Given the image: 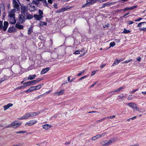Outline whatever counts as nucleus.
<instances>
[{
  "label": "nucleus",
  "instance_id": "nucleus-1",
  "mask_svg": "<svg viewBox=\"0 0 146 146\" xmlns=\"http://www.w3.org/2000/svg\"><path fill=\"white\" fill-rule=\"evenodd\" d=\"M20 4L19 0H13L12 5L13 8V9L19 12L20 11Z\"/></svg>",
  "mask_w": 146,
  "mask_h": 146
},
{
  "label": "nucleus",
  "instance_id": "nucleus-2",
  "mask_svg": "<svg viewBox=\"0 0 146 146\" xmlns=\"http://www.w3.org/2000/svg\"><path fill=\"white\" fill-rule=\"evenodd\" d=\"M8 26V22L5 21L4 22L3 26V22L1 21H0V29H3V30L5 31L7 29Z\"/></svg>",
  "mask_w": 146,
  "mask_h": 146
},
{
  "label": "nucleus",
  "instance_id": "nucleus-3",
  "mask_svg": "<svg viewBox=\"0 0 146 146\" xmlns=\"http://www.w3.org/2000/svg\"><path fill=\"white\" fill-rule=\"evenodd\" d=\"M128 105L132 108L133 109L136 110L139 112H141V109L139 108L137 106V104L133 103H130L127 104Z\"/></svg>",
  "mask_w": 146,
  "mask_h": 146
},
{
  "label": "nucleus",
  "instance_id": "nucleus-4",
  "mask_svg": "<svg viewBox=\"0 0 146 146\" xmlns=\"http://www.w3.org/2000/svg\"><path fill=\"white\" fill-rule=\"evenodd\" d=\"M114 141V140L113 139H111L108 141H104L102 142V145L103 146H108L110 145Z\"/></svg>",
  "mask_w": 146,
  "mask_h": 146
},
{
  "label": "nucleus",
  "instance_id": "nucleus-5",
  "mask_svg": "<svg viewBox=\"0 0 146 146\" xmlns=\"http://www.w3.org/2000/svg\"><path fill=\"white\" fill-rule=\"evenodd\" d=\"M28 9L31 12L34 11L36 9V7L32 3H29L27 5Z\"/></svg>",
  "mask_w": 146,
  "mask_h": 146
},
{
  "label": "nucleus",
  "instance_id": "nucleus-6",
  "mask_svg": "<svg viewBox=\"0 0 146 146\" xmlns=\"http://www.w3.org/2000/svg\"><path fill=\"white\" fill-rule=\"evenodd\" d=\"M25 15L20 14L19 15V21L20 23H22L24 22L25 20Z\"/></svg>",
  "mask_w": 146,
  "mask_h": 146
},
{
  "label": "nucleus",
  "instance_id": "nucleus-7",
  "mask_svg": "<svg viewBox=\"0 0 146 146\" xmlns=\"http://www.w3.org/2000/svg\"><path fill=\"white\" fill-rule=\"evenodd\" d=\"M37 122V121L35 120H31L29 121L28 122H27L25 124V126L26 127L28 126H31L33 125L36 123Z\"/></svg>",
  "mask_w": 146,
  "mask_h": 146
},
{
  "label": "nucleus",
  "instance_id": "nucleus-8",
  "mask_svg": "<svg viewBox=\"0 0 146 146\" xmlns=\"http://www.w3.org/2000/svg\"><path fill=\"white\" fill-rule=\"evenodd\" d=\"M9 21L11 24H15L16 22V20L15 19V16L8 17Z\"/></svg>",
  "mask_w": 146,
  "mask_h": 146
},
{
  "label": "nucleus",
  "instance_id": "nucleus-9",
  "mask_svg": "<svg viewBox=\"0 0 146 146\" xmlns=\"http://www.w3.org/2000/svg\"><path fill=\"white\" fill-rule=\"evenodd\" d=\"M96 2L95 1H89L88 0L87 1L86 3L84 5L82 6V7H86L89 6H90V5L92 4H93L94 3Z\"/></svg>",
  "mask_w": 146,
  "mask_h": 146
},
{
  "label": "nucleus",
  "instance_id": "nucleus-10",
  "mask_svg": "<svg viewBox=\"0 0 146 146\" xmlns=\"http://www.w3.org/2000/svg\"><path fill=\"white\" fill-rule=\"evenodd\" d=\"M41 80V79H39V80H35L31 81H29L27 82V83L28 84L26 86H30L31 85H34L36 83L39 82Z\"/></svg>",
  "mask_w": 146,
  "mask_h": 146
},
{
  "label": "nucleus",
  "instance_id": "nucleus-11",
  "mask_svg": "<svg viewBox=\"0 0 146 146\" xmlns=\"http://www.w3.org/2000/svg\"><path fill=\"white\" fill-rule=\"evenodd\" d=\"M12 127L13 128H14L19 126L21 124V123L20 122H18L17 121H15L12 123Z\"/></svg>",
  "mask_w": 146,
  "mask_h": 146
},
{
  "label": "nucleus",
  "instance_id": "nucleus-12",
  "mask_svg": "<svg viewBox=\"0 0 146 146\" xmlns=\"http://www.w3.org/2000/svg\"><path fill=\"white\" fill-rule=\"evenodd\" d=\"M16 11L14 10H10L8 12V17L15 16V13Z\"/></svg>",
  "mask_w": 146,
  "mask_h": 146
},
{
  "label": "nucleus",
  "instance_id": "nucleus-13",
  "mask_svg": "<svg viewBox=\"0 0 146 146\" xmlns=\"http://www.w3.org/2000/svg\"><path fill=\"white\" fill-rule=\"evenodd\" d=\"M30 117V114L29 113H27L25 114L24 115L21 117L20 118H19V119H26Z\"/></svg>",
  "mask_w": 146,
  "mask_h": 146
},
{
  "label": "nucleus",
  "instance_id": "nucleus-14",
  "mask_svg": "<svg viewBox=\"0 0 146 146\" xmlns=\"http://www.w3.org/2000/svg\"><path fill=\"white\" fill-rule=\"evenodd\" d=\"M51 127V125L48 124L43 125H42V128L45 130H48Z\"/></svg>",
  "mask_w": 146,
  "mask_h": 146
},
{
  "label": "nucleus",
  "instance_id": "nucleus-15",
  "mask_svg": "<svg viewBox=\"0 0 146 146\" xmlns=\"http://www.w3.org/2000/svg\"><path fill=\"white\" fill-rule=\"evenodd\" d=\"M36 90V89L35 88V86H33L30 87L29 89L27 90L26 92H29L32 91Z\"/></svg>",
  "mask_w": 146,
  "mask_h": 146
},
{
  "label": "nucleus",
  "instance_id": "nucleus-16",
  "mask_svg": "<svg viewBox=\"0 0 146 146\" xmlns=\"http://www.w3.org/2000/svg\"><path fill=\"white\" fill-rule=\"evenodd\" d=\"M64 93V90H62L60 91L54 93V95L56 96L62 95Z\"/></svg>",
  "mask_w": 146,
  "mask_h": 146
},
{
  "label": "nucleus",
  "instance_id": "nucleus-17",
  "mask_svg": "<svg viewBox=\"0 0 146 146\" xmlns=\"http://www.w3.org/2000/svg\"><path fill=\"white\" fill-rule=\"evenodd\" d=\"M13 105L12 104L9 103L6 105L4 106L3 108H4V110H6L8 109L9 107H12Z\"/></svg>",
  "mask_w": 146,
  "mask_h": 146
},
{
  "label": "nucleus",
  "instance_id": "nucleus-18",
  "mask_svg": "<svg viewBox=\"0 0 146 146\" xmlns=\"http://www.w3.org/2000/svg\"><path fill=\"white\" fill-rule=\"evenodd\" d=\"M34 17L35 19L38 21L40 20L42 18V16L38 15L35 14L34 15Z\"/></svg>",
  "mask_w": 146,
  "mask_h": 146
},
{
  "label": "nucleus",
  "instance_id": "nucleus-19",
  "mask_svg": "<svg viewBox=\"0 0 146 146\" xmlns=\"http://www.w3.org/2000/svg\"><path fill=\"white\" fill-rule=\"evenodd\" d=\"M27 11L26 7L25 6H23L21 7V12L22 14L24 15L25 13Z\"/></svg>",
  "mask_w": 146,
  "mask_h": 146
},
{
  "label": "nucleus",
  "instance_id": "nucleus-20",
  "mask_svg": "<svg viewBox=\"0 0 146 146\" xmlns=\"http://www.w3.org/2000/svg\"><path fill=\"white\" fill-rule=\"evenodd\" d=\"M40 23L38 25V26L39 27H43L44 25H47V23L46 22L40 21Z\"/></svg>",
  "mask_w": 146,
  "mask_h": 146
},
{
  "label": "nucleus",
  "instance_id": "nucleus-21",
  "mask_svg": "<svg viewBox=\"0 0 146 146\" xmlns=\"http://www.w3.org/2000/svg\"><path fill=\"white\" fill-rule=\"evenodd\" d=\"M50 68H46L45 69H43L41 72L40 74H43L46 73L49 70Z\"/></svg>",
  "mask_w": 146,
  "mask_h": 146
},
{
  "label": "nucleus",
  "instance_id": "nucleus-22",
  "mask_svg": "<svg viewBox=\"0 0 146 146\" xmlns=\"http://www.w3.org/2000/svg\"><path fill=\"white\" fill-rule=\"evenodd\" d=\"M29 113L30 116L31 117H33L36 116V115L40 113V112H31Z\"/></svg>",
  "mask_w": 146,
  "mask_h": 146
},
{
  "label": "nucleus",
  "instance_id": "nucleus-23",
  "mask_svg": "<svg viewBox=\"0 0 146 146\" xmlns=\"http://www.w3.org/2000/svg\"><path fill=\"white\" fill-rule=\"evenodd\" d=\"M15 26L17 28L19 29H23V25H21L18 23H17L15 25Z\"/></svg>",
  "mask_w": 146,
  "mask_h": 146
},
{
  "label": "nucleus",
  "instance_id": "nucleus-24",
  "mask_svg": "<svg viewBox=\"0 0 146 146\" xmlns=\"http://www.w3.org/2000/svg\"><path fill=\"white\" fill-rule=\"evenodd\" d=\"M36 77V75L34 74L33 75H30L28 77V80H32L33 79Z\"/></svg>",
  "mask_w": 146,
  "mask_h": 146
},
{
  "label": "nucleus",
  "instance_id": "nucleus-25",
  "mask_svg": "<svg viewBox=\"0 0 146 146\" xmlns=\"http://www.w3.org/2000/svg\"><path fill=\"white\" fill-rule=\"evenodd\" d=\"M123 88L122 87H121L118 88L117 90H114L111 92V93H114L115 92H118L120 91Z\"/></svg>",
  "mask_w": 146,
  "mask_h": 146
},
{
  "label": "nucleus",
  "instance_id": "nucleus-26",
  "mask_svg": "<svg viewBox=\"0 0 146 146\" xmlns=\"http://www.w3.org/2000/svg\"><path fill=\"white\" fill-rule=\"evenodd\" d=\"M116 2H107L104 4V5L105 6H107L108 5H113Z\"/></svg>",
  "mask_w": 146,
  "mask_h": 146
},
{
  "label": "nucleus",
  "instance_id": "nucleus-27",
  "mask_svg": "<svg viewBox=\"0 0 146 146\" xmlns=\"http://www.w3.org/2000/svg\"><path fill=\"white\" fill-rule=\"evenodd\" d=\"M33 27L32 26H31L29 28V30L28 31V35H30L31 32L33 31Z\"/></svg>",
  "mask_w": 146,
  "mask_h": 146
},
{
  "label": "nucleus",
  "instance_id": "nucleus-28",
  "mask_svg": "<svg viewBox=\"0 0 146 146\" xmlns=\"http://www.w3.org/2000/svg\"><path fill=\"white\" fill-rule=\"evenodd\" d=\"M121 61V60H118L116 59L115 60L114 62L112 64V66H115L116 64L119 63Z\"/></svg>",
  "mask_w": 146,
  "mask_h": 146
},
{
  "label": "nucleus",
  "instance_id": "nucleus-29",
  "mask_svg": "<svg viewBox=\"0 0 146 146\" xmlns=\"http://www.w3.org/2000/svg\"><path fill=\"white\" fill-rule=\"evenodd\" d=\"M106 134V132H104L100 134H98V135L99 138H101L102 137H104Z\"/></svg>",
  "mask_w": 146,
  "mask_h": 146
},
{
  "label": "nucleus",
  "instance_id": "nucleus-30",
  "mask_svg": "<svg viewBox=\"0 0 146 146\" xmlns=\"http://www.w3.org/2000/svg\"><path fill=\"white\" fill-rule=\"evenodd\" d=\"M33 16L31 15L28 14L27 15L26 18L27 19H31L33 18Z\"/></svg>",
  "mask_w": 146,
  "mask_h": 146
},
{
  "label": "nucleus",
  "instance_id": "nucleus-31",
  "mask_svg": "<svg viewBox=\"0 0 146 146\" xmlns=\"http://www.w3.org/2000/svg\"><path fill=\"white\" fill-rule=\"evenodd\" d=\"M99 137L98 135H96L95 136H94L92 138V140L93 141H95L97 139H99Z\"/></svg>",
  "mask_w": 146,
  "mask_h": 146
},
{
  "label": "nucleus",
  "instance_id": "nucleus-32",
  "mask_svg": "<svg viewBox=\"0 0 146 146\" xmlns=\"http://www.w3.org/2000/svg\"><path fill=\"white\" fill-rule=\"evenodd\" d=\"M43 85V84H41L40 85H39L37 86H35V88L36 89V90H39L40 89L41 87Z\"/></svg>",
  "mask_w": 146,
  "mask_h": 146
},
{
  "label": "nucleus",
  "instance_id": "nucleus-33",
  "mask_svg": "<svg viewBox=\"0 0 146 146\" xmlns=\"http://www.w3.org/2000/svg\"><path fill=\"white\" fill-rule=\"evenodd\" d=\"M38 15L42 16V18L43 17V16L42 15L43 14V13L42 11L40 10L39 9L38 11Z\"/></svg>",
  "mask_w": 146,
  "mask_h": 146
},
{
  "label": "nucleus",
  "instance_id": "nucleus-34",
  "mask_svg": "<svg viewBox=\"0 0 146 146\" xmlns=\"http://www.w3.org/2000/svg\"><path fill=\"white\" fill-rule=\"evenodd\" d=\"M115 45V43L114 42H112L110 43V47L108 48H110L111 47H113Z\"/></svg>",
  "mask_w": 146,
  "mask_h": 146
},
{
  "label": "nucleus",
  "instance_id": "nucleus-35",
  "mask_svg": "<svg viewBox=\"0 0 146 146\" xmlns=\"http://www.w3.org/2000/svg\"><path fill=\"white\" fill-rule=\"evenodd\" d=\"M33 4H35V5H38L39 3V2L37 0H34L32 3Z\"/></svg>",
  "mask_w": 146,
  "mask_h": 146
},
{
  "label": "nucleus",
  "instance_id": "nucleus-36",
  "mask_svg": "<svg viewBox=\"0 0 146 146\" xmlns=\"http://www.w3.org/2000/svg\"><path fill=\"white\" fill-rule=\"evenodd\" d=\"M137 7V5H135L132 7H130L128 8L129 10H132L135 8H136Z\"/></svg>",
  "mask_w": 146,
  "mask_h": 146
},
{
  "label": "nucleus",
  "instance_id": "nucleus-37",
  "mask_svg": "<svg viewBox=\"0 0 146 146\" xmlns=\"http://www.w3.org/2000/svg\"><path fill=\"white\" fill-rule=\"evenodd\" d=\"M130 31L129 30H127L126 29H124L123 33H130Z\"/></svg>",
  "mask_w": 146,
  "mask_h": 146
},
{
  "label": "nucleus",
  "instance_id": "nucleus-38",
  "mask_svg": "<svg viewBox=\"0 0 146 146\" xmlns=\"http://www.w3.org/2000/svg\"><path fill=\"white\" fill-rule=\"evenodd\" d=\"M16 133H27V132L25 131H20L16 132Z\"/></svg>",
  "mask_w": 146,
  "mask_h": 146
},
{
  "label": "nucleus",
  "instance_id": "nucleus-39",
  "mask_svg": "<svg viewBox=\"0 0 146 146\" xmlns=\"http://www.w3.org/2000/svg\"><path fill=\"white\" fill-rule=\"evenodd\" d=\"M13 31V29L12 27H10L9 28L8 31L9 33H11Z\"/></svg>",
  "mask_w": 146,
  "mask_h": 146
},
{
  "label": "nucleus",
  "instance_id": "nucleus-40",
  "mask_svg": "<svg viewBox=\"0 0 146 146\" xmlns=\"http://www.w3.org/2000/svg\"><path fill=\"white\" fill-rule=\"evenodd\" d=\"M132 60V59H130L128 61H125L123 62H122V64H124V63H126L128 62H130Z\"/></svg>",
  "mask_w": 146,
  "mask_h": 146
},
{
  "label": "nucleus",
  "instance_id": "nucleus-41",
  "mask_svg": "<svg viewBox=\"0 0 146 146\" xmlns=\"http://www.w3.org/2000/svg\"><path fill=\"white\" fill-rule=\"evenodd\" d=\"M85 72V70H84L83 71L81 72L80 73H79L78 74V76H80L82 75V74H83Z\"/></svg>",
  "mask_w": 146,
  "mask_h": 146
},
{
  "label": "nucleus",
  "instance_id": "nucleus-42",
  "mask_svg": "<svg viewBox=\"0 0 146 146\" xmlns=\"http://www.w3.org/2000/svg\"><path fill=\"white\" fill-rule=\"evenodd\" d=\"M106 119V117L100 120H98L97 121V122H98L100 121H102Z\"/></svg>",
  "mask_w": 146,
  "mask_h": 146
},
{
  "label": "nucleus",
  "instance_id": "nucleus-43",
  "mask_svg": "<svg viewBox=\"0 0 146 146\" xmlns=\"http://www.w3.org/2000/svg\"><path fill=\"white\" fill-rule=\"evenodd\" d=\"M115 117V115H113L112 116H110V117H107V118L110 119H112Z\"/></svg>",
  "mask_w": 146,
  "mask_h": 146
},
{
  "label": "nucleus",
  "instance_id": "nucleus-44",
  "mask_svg": "<svg viewBox=\"0 0 146 146\" xmlns=\"http://www.w3.org/2000/svg\"><path fill=\"white\" fill-rule=\"evenodd\" d=\"M145 23V22H143L140 23H139L138 24V25H137V26L138 27H141V24H142Z\"/></svg>",
  "mask_w": 146,
  "mask_h": 146
},
{
  "label": "nucleus",
  "instance_id": "nucleus-45",
  "mask_svg": "<svg viewBox=\"0 0 146 146\" xmlns=\"http://www.w3.org/2000/svg\"><path fill=\"white\" fill-rule=\"evenodd\" d=\"M133 22L132 21H128L127 22V24L128 25H131L133 24Z\"/></svg>",
  "mask_w": 146,
  "mask_h": 146
},
{
  "label": "nucleus",
  "instance_id": "nucleus-46",
  "mask_svg": "<svg viewBox=\"0 0 146 146\" xmlns=\"http://www.w3.org/2000/svg\"><path fill=\"white\" fill-rule=\"evenodd\" d=\"M80 53V51L79 50H76L74 52V54H78Z\"/></svg>",
  "mask_w": 146,
  "mask_h": 146
},
{
  "label": "nucleus",
  "instance_id": "nucleus-47",
  "mask_svg": "<svg viewBox=\"0 0 146 146\" xmlns=\"http://www.w3.org/2000/svg\"><path fill=\"white\" fill-rule=\"evenodd\" d=\"M96 73V71H94L92 72L91 76H92L94 75Z\"/></svg>",
  "mask_w": 146,
  "mask_h": 146
},
{
  "label": "nucleus",
  "instance_id": "nucleus-48",
  "mask_svg": "<svg viewBox=\"0 0 146 146\" xmlns=\"http://www.w3.org/2000/svg\"><path fill=\"white\" fill-rule=\"evenodd\" d=\"M12 126V123H11V124L9 125L5 126V128H8L9 127H11Z\"/></svg>",
  "mask_w": 146,
  "mask_h": 146
},
{
  "label": "nucleus",
  "instance_id": "nucleus-49",
  "mask_svg": "<svg viewBox=\"0 0 146 146\" xmlns=\"http://www.w3.org/2000/svg\"><path fill=\"white\" fill-rule=\"evenodd\" d=\"M139 144L138 143H136L134 145H131V146H139Z\"/></svg>",
  "mask_w": 146,
  "mask_h": 146
},
{
  "label": "nucleus",
  "instance_id": "nucleus-50",
  "mask_svg": "<svg viewBox=\"0 0 146 146\" xmlns=\"http://www.w3.org/2000/svg\"><path fill=\"white\" fill-rule=\"evenodd\" d=\"M62 12H63L66 10L65 8H62L61 9Z\"/></svg>",
  "mask_w": 146,
  "mask_h": 146
},
{
  "label": "nucleus",
  "instance_id": "nucleus-51",
  "mask_svg": "<svg viewBox=\"0 0 146 146\" xmlns=\"http://www.w3.org/2000/svg\"><path fill=\"white\" fill-rule=\"evenodd\" d=\"M140 30L141 31H146V28H140Z\"/></svg>",
  "mask_w": 146,
  "mask_h": 146
},
{
  "label": "nucleus",
  "instance_id": "nucleus-52",
  "mask_svg": "<svg viewBox=\"0 0 146 146\" xmlns=\"http://www.w3.org/2000/svg\"><path fill=\"white\" fill-rule=\"evenodd\" d=\"M137 60L139 62L141 60V58L140 57H138L137 58Z\"/></svg>",
  "mask_w": 146,
  "mask_h": 146
},
{
  "label": "nucleus",
  "instance_id": "nucleus-53",
  "mask_svg": "<svg viewBox=\"0 0 146 146\" xmlns=\"http://www.w3.org/2000/svg\"><path fill=\"white\" fill-rule=\"evenodd\" d=\"M53 6H54V7H55V8H56V9L57 8V4H56V3H54V4L53 5Z\"/></svg>",
  "mask_w": 146,
  "mask_h": 146
},
{
  "label": "nucleus",
  "instance_id": "nucleus-54",
  "mask_svg": "<svg viewBox=\"0 0 146 146\" xmlns=\"http://www.w3.org/2000/svg\"><path fill=\"white\" fill-rule=\"evenodd\" d=\"M106 0H97V1L100 2H102L106 1Z\"/></svg>",
  "mask_w": 146,
  "mask_h": 146
},
{
  "label": "nucleus",
  "instance_id": "nucleus-55",
  "mask_svg": "<svg viewBox=\"0 0 146 146\" xmlns=\"http://www.w3.org/2000/svg\"><path fill=\"white\" fill-rule=\"evenodd\" d=\"M86 76H85L83 77H82L79 79V80H82V79L85 78L86 77Z\"/></svg>",
  "mask_w": 146,
  "mask_h": 146
},
{
  "label": "nucleus",
  "instance_id": "nucleus-56",
  "mask_svg": "<svg viewBox=\"0 0 146 146\" xmlns=\"http://www.w3.org/2000/svg\"><path fill=\"white\" fill-rule=\"evenodd\" d=\"M61 12H62L60 9L56 11V13H60Z\"/></svg>",
  "mask_w": 146,
  "mask_h": 146
},
{
  "label": "nucleus",
  "instance_id": "nucleus-57",
  "mask_svg": "<svg viewBox=\"0 0 146 146\" xmlns=\"http://www.w3.org/2000/svg\"><path fill=\"white\" fill-rule=\"evenodd\" d=\"M48 1L49 3L51 4L52 3V0H48Z\"/></svg>",
  "mask_w": 146,
  "mask_h": 146
},
{
  "label": "nucleus",
  "instance_id": "nucleus-58",
  "mask_svg": "<svg viewBox=\"0 0 146 146\" xmlns=\"http://www.w3.org/2000/svg\"><path fill=\"white\" fill-rule=\"evenodd\" d=\"M137 117L136 116H134L132 117H131V119L132 120H134V119H136V118Z\"/></svg>",
  "mask_w": 146,
  "mask_h": 146
},
{
  "label": "nucleus",
  "instance_id": "nucleus-59",
  "mask_svg": "<svg viewBox=\"0 0 146 146\" xmlns=\"http://www.w3.org/2000/svg\"><path fill=\"white\" fill-rule=\"evenodd\" d=\"M70 142H66L65 143V145H69L70 144Z\"/></svg>",
  "mask_w": 146,
  "mask_h": 146
},
{
  "label": "nucleus",
  "instance_id": "nucleus-60",
  "mask_svg": "<svg viewBox=\"0 0 146 146\" xmlns=\"http://www.w3.org/2000/svg\"><path fill=\"white\" fill-rule=\"evenodd\" d=\"M133 99V98L131 97H129L127 98L128 100H131Z\"/></svg>",
  "mask_w": 146,
  "mask_h": 146
},
{
  "label": "nucleus",
  "instance_id": "nucleus-61",
  "mask_svg": "<svg viewBox=\"0 0 146 146\" xmlns=\"http://www.w3.org/2000/svg\"><path fill=\"white\" fill-rule=\"evenodd\" d=\"M42 2L44 3H45L46 4H47V2L46 0H43Z\"/></svg>",
  "mask_w": 146,
  "mask_h": 146
},
{
  "label": "nucleus",
  "instance_id": "nucleus-62",
  "mask_svg": "<svg viewBox=\"0 0 146 146\" xmlns=\"http://www.w3.org/2000/svg\"><path fill=\"white\" fill-rule=\"evenodd\" d=\"M141 19H142V18H139V19H138L137 20H135V21H139Z\"/></svg>",
  "mask_w": 146,
  "mask_h": 146
},
{
  "label": "nucleus",
  "instance_id": "nucleus-63",
  "mask_svg": "<svg viewBox=\"0 0 146 146\" xmlns=\"http://www.w3.org/2000/svg\"><path fill=\"white\" fill-rule=\"evenodd\" d=\"M137 90H137V89H136V90H133V91H132V92H131V94H133V93H135V92L136 91H137Z\"/></svg>",
  "mask_w": 146,
  "mask_h": 146
},
{
  "label": "nucleus",
  "instance_id": "nucleus-64",
  "mask_svg": "<svg viewBox=\"0 0 146 146\" xmlns=\"http://www.w3.org/2000/svg\"><path fill=\"white\" fill-rule=\"evenodd\" d=\"M96 84V82L95 83L92 84L91 86H90V87H93Z\"/></svg>",
  "mask_w": 146,
  "mask_h": 146
}]
</instances>
